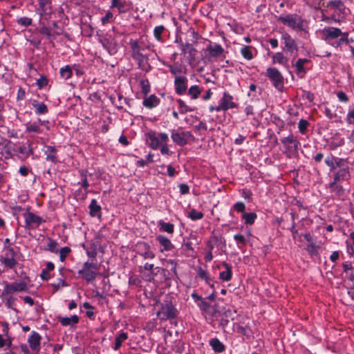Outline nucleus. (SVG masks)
Here are the masks:
<instances>
[{"label": "nucleus", "mask_w": 354, "mask_h": 354, "mask_svg": "<svg viewBox=\"0 0 354 354\" xmlns=\"http://www.w3.org/2000/svg\"><path fill=\"white\" fill-rule=\"evenodd\" d=\"M238 107V104L234 101V97L227 92H224L222 97L218 101L217 106H210L209 112H219L221 111H226Z\"/></svg>", "instance_id": "f257e3e1"}, {"label": "nucleus", "mask_w": 354, "mask_h": 354, "mask_svg": "<svg viewBox=\"0 0 354 354\" xmlns=\"http://www.w3.org/2000/svg\"><path fill=\"white\" fill-rule=\"evenodd\" d=\"M171 138L174 144L183 147L195 140L193 134L188 131H183L182 129H172Z\"/></svg>", "instance_id": "f03ea898"}, {"label": "nucleus", "mask_w": 354, "mask_h": 354, "mask_svg": "<svg viewBox=\"0 0 354 354\" xmlns=\"http://www.w3.org/2000/svg\"><path fill=\"white\" fill-rule=\"evenodd\" d=\"M146 135L149 141V147L153 150L158 149L162 145L169 142V136L166 133L149 131Z\"/></svg>", "instance_id": "7ed1b4c3"}, {"label": "nucleus", "mask_w": 354, "mask_h": 354, "mask_svg": "<svg viewBox=\"0 0 354 354\" xmlns=\"http://www.w3.org/2000/svg\"><path fill=\"white\" fill-rule=\"evenodd\" d=\"M3 284L4 287L1 297L14 295L15 293L20 292H27L28 290V285L24 281H14L12 283L6 281Z\"/></svg>", "instance_id": "20e7f679"}, {"label": "nucleus", "mask_w": 354, "mask_h": 354, "mask_svg": "<svg viewBox=\"0 0 354 354\" xmlns=\"http://www.w3.org/2000/svg\"><path fill=\"white\" fill-rule=\"evenodd\" d=\"M266 76L270 80L272 85L278 91L283 88L284 79L281 73L274 67H269L266 69Z\"/></svg>", "instance_id": "39448f33"}, {"label": "nucleus", "mask_w": 354, "mask_h": 354, "mask_svg": "<svg viewBox=\"0 0 354 354\" xmlns=\"http://www.w3.org/2000/svg\"><path fill=\"white\" fill-rule=\"evenodd\" d=\"M98 266L93 263L86 262L83 268L78 271V274L86 281H93L98 275Z\"/></svg>", "instance_id": "423d86ee"}, {"label": "nucleus", "mask_w": 354, "mask_h": 354, "mask_svg": "<svg viewBox=\"0 0 354 354\" xmlns=\"http://www.w3.org/2000/svg\"><path fill=\"white\" fill-rule=\"evenodd\" d=\"M280 140L284 149L283 153L288 156L290 157L297 151L299 142L292 133L287 137L281 138Z\"/></svg>", "instance_id": "0eeeda50"}, {"label": "nucleus", "mask_w": 354, "mask_h": 354, "mask_svg": "<svg viewBox=\"0 0 354 354\" xmlns=\"http://www.w3.org/2000/svg\"><path fill=\"white\" fill-rule=\"evenodd\" d=\"M278 20L292 29H301L303 27V21L301 18L297 15L280 16Z\"/></svg>", "instance_id": "6e6552de"}, {"label": "nucleus", "mask_w": 354, "mask_h": 354, "mask_svg": "<svg viewBox=\"0 0 354 354\" xmlns=\"http://www.w3.org/2000/svg\"><path fill=\"white\" fill-rule=\"evenodd\" d=\"M224 48L220 44H209L206 48V57L209 62H214L219 57H224Z\"/></svg>", "instance_id": "1a4fd4ad"}, {"label": "nucleus", "mask_w": 354, "mask_h": 354, "mask_svg": "<svg viewBox=\"0 0 354 354\" xmlns=\"http://www.w3.org/2000/svg\"><path fill=\"white\" fill-rule=\"evenodd\" d=\"M15 257V252L14 250L9 246L5 245L1 261L7 268H13L16 266L17 261Z\"/></svg>", "instance_id": "9d476101"}, {"label": "nucleus", "mask_w": 354, "mask_h": 354, "mask_svg": "<svg viewBox=\"0 0 354 354\" xmlns=\"http://www.w3.org/2000/svg\"><path fill=\"white\" fill-rule=\"evenodd\" d=\"M350 178V172L348 167H344V168L339 169L334 175V180L329 184L330 188H339L342 189V186L337 183L342 180H346Z\"/></svg>", "instance_id": "9b49d317"}, {"label": "nucleus", "mask_w": 354, "mask_h": 354, "mask_svg": "<svg viewBox=\"0 0 354 354\" xmlns=\"http://www.w3.org/2000/svg\"><path fill=\"white\" fill-rule=\"evenodd\" d=\"M157 316L160 319H167L176 317V309L170 303L162 304L160 309L157 312Z\"/></svg>", "instance_id": "f8f14e48"}, {"label": "nucleus", "mask_w": 354, "mask_h": 354, "mask_svg": "<svg viewBox=\"0 0 354 354\" xmlns=\"http://www.w3.org/2000/svg\"><path fill=\"white\" fill-rule=\"evenodd\" d=\"M26 225L28 228H37L41 223L44 222L43 218L33 212H28L24 214Z\"/></svg>", "instance_id": "ddd939ff"}, {"label": "nucleus", "mask_w": 354, "mask_h": 354, "mask_svg": "<svg viewBox=\"0 0 354 354\" xmlns=\"http://www.w3.org/2000/svg\"><path fill=\"white\" fill-rule=\"evenodd\" d=\"M41 339V335L35 331H32L29 336L28 343L32 351V354H37L39 352Z\"/></svg>", "instance_id": "4468645a"}, {"label": "nucleus", "mask_w": 354, "mask_h": 354, "mask_svg": "<svg viewBox=\"0 0 354 354\" xmlns=\"http://www.w3.org/2000/svg\"><path fill=\"white\" fill-rule=\"evenodd\" d=\"M174 89L178 95H184L187 90L188 80L186 75L174 79Z\"/></svg>", "instance_id": "2eb2a0df"}, {"label": "nucleus", "mask_w": 354, "mask_h": 354, "mask_svg": "<svg viewBox=\"0 0 354 354\" xmlns=\"http://www.w3.org/2000/svg\"><path fill=\"white\" fill-rule=\"evenodd\" d=\"M343 34L342 30L337 28L327 27L322 30L323 37L328 41L337 39Z\"/></svg>", "instance_id": "dca6fc26"}, {"label": "nucleus", "mask_w": 354, "mask_h": 354, "mask_svg": "<svg viewBox=\"0 0 354 354\" xmlns=\"http://www.w3.org/2000/svg\"><path fill=\"white\" fill-rule=\"evenodd\" d=\"M138 254L145 259H152L155 257V254L151 250L149 245L146 243H139L137 245Z\"/></svg>", "instance_id": "f3484780"}, {"label": "nucleus", "mask_w": 354, "mask_h": 354, "mask_svg": "<svg viewBox=\"0 0 354 354\" xmlns=\"http://www.w3.org/2000/svg\"><path fill=\"white\" fill-rule=\"evenodd\" d=\"M111 8H117L119 14L130 10L131 4L126 0H111Z\"/></svg>", "instance_id": "a211bd4d"}, {"label": "nucleus", "mask_w": 354, "mask_h": 354, "mask_svg": "<svg viewBox=\"0 0 354 354\" xmlns=\"http://www.w3.org/2000/svg\"><path fill=\"white\" fill-rule=\"evenodd\" d=\"M167 66L169 68V72L171 75L174 76V79L186 75V68L178 62L174 64H168Z\"/></svg>", "instance_id": "6ab92c4d"}, {"label": "nucleus", "mask_w": 354, "mask_h": 354, "mask_svg": "<svg viewBox=\"0 0 354 354\" xmlns=\"http://www.w3.org/2000/svg\"><path fill=\"white\" fill-rule=\"evenodd\" d=\"M221 266L225 269L219 273V279L223 281H230L232 279V266L227 262H222Z\"/></svg>", "instance_id": "aec40b11"}, {"label": "nucleus", "mask_w": 354, "mask_h": 354, "mask_svg": "<svg viewBox=\"0 0 354 354\" xmlns=\"http://www.w3.org/2000/svg\"><path fill=\"white\" fill-rule=\"evenodd\" d=\"M282 40L283 41L285 45V49L288 51L292 53L294 50H297V47L295 40L292 38V37L288 33H283L281 37Z\"/></svg>", "instance_id": "412c9836"}, {"label": "nucleus", "mask_w": 354, "mask_h": 354, "mask_svg": "<svg viewBox=\"0 0 354 354\" xmlns=\"http://www.w3.org/2000/svg\"><path fill=\"white\" fill-rule=\"evenodd\" d=\"M327 7L330 10H334L344 15L346 7L344 3L340 0H332L328 2Z\"/></svg>", "instance_id": "4be33fe9"}, {"label": "nucleus", "mask_w": 354, "mask_h": 354, "mask_svg": "<svg viewBox=\"0 0 354 354\" xmlns=\"http://www.w3.org/2000/svg\"><path fill=\"white\" fill-rule=\"evenodd\" d=\"M273 64H278L286 68H288V59L281 52H277L272 55Z\"/></svg>", "instance_id": "5701e85b"}, {"label": "nucleus", "mask_w": 354, "mask_h": 354, "mask_svg": "<svg viewBox=\"0 0 354 354\" xmlns=\"http://www.w3.org/2000/svg\"><path fill=\"white\" fill-rule=\"evenodd\" d=\"M156 239L162 247V249L160 250L161 252H163L164 251H170L174 248V245L166 236L163 235H158L156 237Z\"/></svg>", "instance_id": "b1692460"}, {"label": "nucleus", "mask_w": 354, "mask_h": 354, "mask_svg": "<svg viewBox=\"0 0 354 354\" xmlns=\"http://www.w3.org/2000/svg\"><path fill=\"white\" fill-rule=\"evenodd\" d=\"M57 319L63 326H73L78 323L79 317L76 315L70 317L59 316Z\"/></svg>", "instance_id": "393cba45"}, {"label": "nucleus", "mask_w": 354, "mask_h": 354, "mask_svg": "<svg viewBox=\"0 0 354 354\" xmlns=\"http://www.w3.org/2000/svg\"><path fill=\"white\" fill-rule=\"evenodd\" d=\"M160 103L159 98L155 95H151L145 97L143 100V106L148 109H152L157 106Z\"/></svg>", "instance_id": "a878e982"}, {"label": "nucleus", "mask_w": 354, "mask_h": 354, "mask_svg": "<svg viewBox=\"0 0 354 354\" xmlns=\"http://www.w3.org/2000/svg\"><path fill=\"white\" fill-rule=\"evenodd\" d=\"M131 48L132 50V57L136 59H141L143 58V55L141 53V50L143 48L140 46L137 41H131Z\"/></svg>", "instance_id": "bb28decb"}, {"label": "nucleus", "mask_w": 354, "mask_h": 354, "mask_svg": "<svg viewBox=\"0 0 354 354\" xmlns=\"http://www.w3.org/2000/svg\"><path fill=\"white\" fill-rule=\"evenodd\" d=\"M309 62L307 59H299L296 62L295 66L296 68V73L300 77H304L306 74V70L304 68V65Z\"/></svg>", "instance_id": "cd10ccee"}, {"label": "nucleus", "mask_w": 354, "mask_h": 354, "mask_svg": "<svg viewBox=\"0 0 354 354\" xmlns=\"http://www.w3.org/2000/svg\"><path fill=\"white\" fill-rule=\"evenodd\" d=\"M209 345L214 352L222 353L225 350V345L218 339L212 338L209 340Z\"/></svg>", "instance_id": "c85d7f7f"}, {"label": "nucleus", "mask_w": 354, "mask_h": 354, "mask_svg": "<svg viewBox=\"0 0 354 354\" xmlns=\"http://www.w3.org/2000/svg\"><path fill=\"white\" fill-rule=\"evenodd\" d=\"M90 214L91 216H101V207L95 199H92L89 205Z\"/></svg>", "instance_id": "c756f323"}, {"label": "nucleus", "mask_w": 354, "mask_h": 354, "mask_svg": "<svg viewBox=\"0 0 354 354\" xmlns=\"http://www.w3.org/2000/svg\"><path fill=\"white\" fill-rule=\"evenodd\" d=\"M55 269V265L52 262H48L46 263V268L43 269L40 277L44 281H48L50 278V272Z\"/></svg>", "instance_id": "7c9ffc66"}, {"label": "nucleus", "mask_w": 354, "mask_h": 354, "mask_svg": "<svg viewBox=\"0 0 354 354\" xmlns=\"http://www.w3.org/2000/svg\"><path fill=\"white\" fill-rule=\"evenodd\" d=\"M32 106L35 109V113L37 115L45 114L48 111L47 106L44 103L39 102L37 100L32 102Z\"/></svg>", "instance_id": "2f4dec72"}, {"label": "nucleus", "mask_w": 354, "mask_h": 354, "mask_svg": "<svg viewBox=\"0 0 354 354\" xmlns=\"http://www.w3.org/2000/svg\"><path fill=\"white\" fill-rule=\"evenodd\" d=\"M203 89L198 85H193L188 89L187 94L192 100H196L201 95Z\"/></svg>", "instance_id": "473e14b6"}, {"label": "nucleus", "mask_w": 354, "mask_h": 354, "mask_svg": "<svg viewBox=\"0 0 354 354\" xmlns=\"http://www.w3.org/2000/svg\"><path fill=\"white\" fill-rule=\"evenodd\" d=\"M138 82L141 88L142 93L146 96L151 90V86L149 80L146 78H142L139 80Z\"/></svg>", "instance_id": "72a5a7b5"}, {"label": "nucleus", "mask_w": 354, "mask_h": 354, "mask_svg": "<svg viewBox=\"0 0 354 354\" xmlns=\"http://www.w3.org/2000/svg\"><path fill=\"white\" fill-rule=\"evenodd\" d=\"M257 218V215L254 212L243 213L242 215V219L244 221L245 225H253L255 220Z\"/></svg>", "instance_id": "f704fd0d"}, {"label": "nucleus", "mask_w": 354, "mask_h": 354, "mask_svg": "<svg viewBox=\"0 0 354 354\" xmlns=\"http://www.w3.org/2000/svg\"><path fill=\"white\" fill-rule=\"evenodd\" d=\"M158 227L161 231L165 232L168 234H173L174 232V225L170 223L160 221L158 222Z\"/></svg>", "instance_id": "c9c22d12"}, {"label": "nucleus", "mask_w": 354, "mask_h": 354, "mask_svg": "<svg viewBox=\"0 0 354 354\" xmlns=\"http://www.w3.org/2000/svg\"><path fill=\"white\" fill-rule=\"evenodd\" d=\"M253 49L250 46H244L241 48V54L247 60H251L254 57Z\"/></svg>", "instance_id": "e433bc0d"}, {"label": "nucleus", "mask_w": 354, "mask_h": 354, "mask_svg": "<svg viewBox=\"0 0 354 354\" xmlns=\"http://www.w3.org/2000/svg\"><path fill=\"white\" fill-rule=\"evenodd\" d=\"M128 338V335L127 333H121L116 338L115 341V345L113 346V349L117 351L118 350L122 344Z\"/></svg>", "instance_id": "4c0bfd02"}, {"label": "nucleus", "mask_w": 354, "mask_h": 354, "mask_svg": "<svg viewBox=\"0 0 354 354\" xmlns=\"http://www.w3.org/2000/svg\"><path fill=\"white\" fill-rule=\"evenodd\" d=\"M197 274L198 277L204 280L207 284H210V282L212 281V278L209 277L208 272L201 267L197 270Z\"/></svg>", "instance_id": "58836bf2"}, {"label": "nucleus", "mask_w": 354, "mask_h": 354, "mask_svg": "<svg viewBox=\"0 0 354 354\" xmlns=\"http://www.w3.org/2000/svg\"><path fill=\"white\" fill-rule=\"evenodd\" d=\"M60 75L64 80L70 79L73 75L72 68L69 65L60 68Z\"/></svg>", "instance_id": "ea45409f"}, {"label": "nucleus", "mask_w": 354, "mask_h": 354, "mask_svg": "<svg viewBox=\"0 0 354 354\" xmlns=\"http://www.w3.org/2000/svg\"><path fill=\"white\" fill-rule=\"evenodd\" d=\"M59 244L57 241L48 237L47 243V250L52 253H58Z\"/></svg>", "instance_id": "a19ab883"}, {"label": "nucleus", "mask_w": 354, "mask_h": 354, "mask_svg": "<svg viewBox=\"0 0 354 354\" xmlns=\"http://www.w3.org/2000/svg\"><path fill=\"white\" fill-rule=\"evenodd\" d=\"M177 103L178 104L179 112L182 114L186 113L187 112H192L194 111L192 108L187 106L185 104V102L181 99L177 100Z\"/></svg>", "instance_id": "79ce46f5"}, {"label": "nucleus", "mask_w": 354, "mask_h": 354, "mask_svg": "<svg viewBox=\"0 0 354 354\" xmlns=\"http://www.w3.org/2000/svg\"><path fill=\"white\" fill-rule=\"evenodd\" d=\"M203 213L199 211H197L195 209H192L188 213L187 217L189 218L192 221L201 220L203 218Z\"/></svg>", "instance_id": "37998d69"}, {"label": "nucleus", "mask_w": 354, "mask_h": 354, "mask_svg": "<svg viewBox=\"0 0 354 354\" xmlns=\"http://www.w3.org/2000/svg\"><path fill=\"white\" fill-rule=\"evenodd\" d=\"M234 239L236 241L237 247L239 249L243 248L246 245V239L244 235L241 234H236L234 235Z\"/></svg>", "instance_id": "c03bdc74"}, {"label": "nucleus", "mask_w": 354, "mask_h": 354, "mask_svg": "<svg viewBox=\"0 0 354 354\" xmlns=\"http://www.w3.org/2000/svg\"><path fill=\"white\" fill-rule=\"evenodd\" d=\"M59 254V260L61 262H64L66 257L71 252V249L69 247H64L62 248L59 250H58Z\"/></svg>", "instance_id": "a18cd8bd"}, {"label": "nucleus", "mask_w": 354, "mask_h": 354, "mask_svg": "<svg viewBox=\"0 0 354 354\" xmlns=\"http://www.w3.org/2000/svg\"><path fill=\"white\" fill-rule=\"evenodd\" d=\"M100 42L102 46L109 50L110 53H115V48L113 46V44L107 39L103 38L100 39Z\"/></svg>", "instance_id": "49530a36"}, {"label": "nucleus", "mask_w": 354, "mask_h": 354, "mask_svg": "<svg viewBox=\"0 0 354 354\" xmlns=\"http://www.w3.org/2000/svg\"><path fill=\"white\" fill-rule=\"evenodd\" d=\"M1 298L6 299V305L8 308H13L15 305L17 298L13 295H5Z\"/></svg>", "instance_id": "de8ad7c7"}, {"label": "nucleus", "mask_w": 354, "mask_h": 354, "mask_svg": "<svg viewBox=\"0 0 354 354\" xmlns=\"http://www.w3.org/2000/svg\"><path fill=\"white\" fill-rule=\"evenodd\" d=\"M164 30H165V27L162 25L158 26L154 28L153 35H154L155 38L158 41H162V34L164 32Z\"/></svg>", "instance_id": "09e8293b"}, {"label": "nucleus", "mask_w": 354, "mask_h": 354, "mask_svg": "<svg viewBox=\"0 0 354 354\" xmlns=\"http://www.w3.org/2000/svg\"><path fill=\"white\" fill-rule=\"evenodd\" d=\"M113 21V15L111 11H107L104 17H102L101 21L102 25H106Z\"/></svg>", "instance_id": "8fccbe9b"}, {"label": "nucleus", "mask_w": 354, "mask_h": 354, "mask_svg": "<svg viewBox=\"0 0 354 354\" xmlns=\"http://www.w3.org/2000/svg\"><path fill=\"white\" fill-rule=\"evenodd\" d=\"M26 131L28 132L41 133L39 126L36 123L28 124L26 125Z\"/></svg>", "instance_id": "3c124183"}, {"label": "nucleus", "mask_w": 354, "mask_h": 354, "mask_svg": "<svg viewBox=\"0 0 354 354\" xmlns=\"http://www.w3.org/2000/svg\"><path fill=\"white\" fill-rule=\"evenodd\" d=\"M309 123L307 120L301 119L299 120L298 124L299 131L301 133L304 134L306 133Z\"/></svg>", "instance_id": "603ef678"}, {"label": "nucleus", "mask_w": 354, "mask_h": 354, "mask_svg": "<svg viewBox=\"0 0 354 354\" xmlns=\"http://www.w3.org/2000/svg\"><path fill=\"white\" fill-rule=\"evenodd\" d=\"M32 20L30 18L24 17H21L17 20L18 24L27 27L32 24Z\"/></svg>", "instance_id": "864d4df0"}, {"label": "nucleus", "mask_w": 354, "mask_h": 354, "mask_svg": "<svg viewBox=\"0 0 354 354\" xmlns=\"http://www.w3.org/2000/svg\"><path fill=\"white\" fill-rule=\"evenodd\" d=\"M233 209L234 210H236L237 212H241V213L243 214V213H245V205L243 202L239 201V202H236L233 205Z\"/></svg>", "instance_id": "5fc2aeb1"}, {"label": "nucleus", "mask_w": 354, "mask_h": 354, "mask_svg": "<svg viewBox=\"0 0 354 354\" xmlns=\"http://www.w3.org/2000/svg\"><path fill=\"white\" fill-rule=\"evenodd\" d=\"M48 83V79L45 76H41L37 80V86L39 88H43L46 86Z\"/></svg>", "instance_id": "6e6d98bb"}, {"label": "nucleus", "mask_w": 354, "mask_h": 354, "mask_svg": "<svg viewBox=\"0 0 354 354\" xmlns=\"http://www.w3.org/2000/svg\"><path fill=\"white\" fill-rule=\"evenodd\" d=\"M81 186L84 189V192L82 194V198L84 199L88 194V188L89 187V183L85 176H84V178L81 183Z\"/></svg>", "instance_id": "4d7b16f0"}, {"label": "nucleus", "mask_w": 354, "mask_h": 354, "mask_svg": "<svg viewBox=\"0 0 354 354\" xmlns=\"http://www.w3.org/2000/svg\"><path fill=\"white\" fill-rule=\"evenodd\" d=\"M335 157L333 156H328L325 159V163L330 167V170L335 169Z\"/></svg>", "instance_id": "13d9d810"}, {"label": "nucleus", "mask_w": 354, "mask_h": 354, "mask_svg": "<svg viewBox=\"0 0 354 354\" xmlns=\"http://www.w3.org/2000/svg\"><path fill=\"white\" fill-rule=\"evenodd\" d=\"M335 168L339 167V169L344 168V167H348L346 161L342 158H335Z\"/></svg>", "instance_id": "bf43d9fd"}, {"label": "nucleus", "mask_w": 354, "mask_h": 354, "mask_svg": "<svg viewBox=\"0 0 354 354\" xmlns=\"http://www.w3.org/2000/svg\"><path fill=\"white\" fill-rule=\"evenodd\" d=\"M12 344L11 340L10 338H3L1 335H0V348H3V346L10 347Z\"/></svg>", "instance_id": "052dcab7"}, {"label": "nucleus", "mask_w": 354, "mask_h": 354, "mask_svg": "<svg viewBox=\"0 0 354 354\" xmlns=\"http://www.w3.org/2000/svg\"><path fill=\"white\" fill-rule=\"evenodd\" d=\"M168 142H165V144L162 145L159 148L160 149V153L162 154V155H171V151L169 150V147H168V145H167Z\"/></svg>", "instance_id": "680f3d73"}, {"label": "nucleus", "mask_w": 354, "mask_h": 354, "mask_svg": "<svg viewBox=\"0 0 354 354\" xmlns=\"http://www.w3.org/2000/svg\"><path fill=\"white\" fill-rule=\"evenodd\" d=\"M180 49L183 53H185L187 50L190 51H196V50L194 48L192 45L191 44L187 43V44H180Z\"/></svg>", "instance_id": "e2e57ef3"}, {"label": "nucleus", "mask_w": 354, "mask_h": 354, "mask_svg": "<svg viewBox=\"0 0 354 354\" xmlns=\"http://www.w3.org/2000/svg\"><path fill=\"white\" fill-rule=\"evenodd\" d=\"M346 120L348 124H353L354 122V109L350 110L346 115Z\"/></svg>", "instance_id": "0e129e2a"}, {"label": "nucleus", "mask_w": 354, "mask_h": 354, "mask_svg": "<svg viewBox=\"0 0 354 354\" xmlns=\"http://www.w3.org/2000/svg\"><path fill=\"white\" fill-rule=\"evenodd\" d=\"M337 96L339 100L341 102H347L348 101V96L343 91L338 92L337 94Z\"/></svg>", "instance_id": "69168bd1"}, {"label": "nucleus", "mask_w": 354, "mask_h": 354, "mask_svg": "<svg viewBox=\"0 0 354 354\" xmlns=\"http://www.w3.org/2000/svg\"><path fill=\"white\" fill-rule=\"evenodd\" d=\"M179 189L181 194H187L189 192V187L187 184H180Z\"/></svg>", "instance_id": "338daca9"}, {"label": "nucleus", "mask_w": 354, "mask_h": 354, "mask_svg": "<svg viewBox=\"0 0 354 354\" xmlns=\"http://www.w3.org/2000/svg\"><path fill=\"white\" fill-rule=\"evenodd\" d=\"M339 257V252L338 251H334L332 252L330 257V259L332 262L335 263Z\"/></svg>", "instance_id": "774afa93"}]
</instances>
